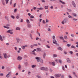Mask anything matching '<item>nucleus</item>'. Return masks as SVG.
Segmentation results:
<instances>
[{
	"label": "nucleus",
	"mask_w": 78,
	"mask_h": 78,
	"mask_svg": "<svg viewBox=\"0 0 78 78\" xmlns=\"http://www.w3.org/2000/svg\"><path fill=\"white\" fill-rule=\"evenodd\" d=\"M69 78H72V77L70 75H69Z\"/></svg>",
	"instance_id": "obj_64"
},
{
	"label": "nucleus",
	"mask_w": 78,
	"mask_h": 78,
	"mask_svg": "<svg viewBox=\"0 0 78 78\" xmlns=\"http://www.w3.org/2000/svg\"><path fill=\"white\" fill-rule=\"evenodd\" d=\"M71 14L73 16H74L75 17H76V13H72Z\"/></svg>",
	"instance_id": "obj_12"
},
{
	"label": "nucleus",
	"mask_w": 78,
	"mask_h": 78,
	"mask_svg": "<svg viewBox=\"0 0 78 78\" xmlns=\"http://www.w3.org/2000/svg\"><path fill=\"white\" fill-rule=\"evenodd\" d=\"M45 56H46V54L44 53L43 55V57L44 58H45Z\"/></svg>",
	"instance_id": "obj_25"
},
{
	"label": "nucleus",
	"mask_w": 78,
	"mask_h": 78,
	"mask_svg": "<svg viewBox=\"0 0 78 78\" xmlns=\"http://www.w3.org/2000/svg\"><path fill=\"white\" fill-rule=\"evenodd\" d=\"M68 17H69V18H71V19H72L73 18V16H71V15H69L68 16Z\"/></svg>",
	"instance_id": "obj_24"
},
{
	"label": "nucleus",
	"mask_w": 78,
	"mask_h": 78,
	"mask_svg": "<svg viewBox=\"0 0 78 78\" xmlns=\"http://www.w3.org/2000/svg\"><path fill=\"white\" fill-rule=\"evenodd\" d=\"M46 47H47L48 48H50V46H49L48 45H46Z\"/></svg>",
	"instance_id": "obj_48"
},
{
	"label": "nucleus",
	"mask_w": 78,
	"mask_h": 78,
	"mask_svg": "<svg viewBox=\"0 0 78 78\" xmlns=\"http://www.w3.org/2000/svg\"><path fill=\"white\" fill-rule=\"evenodd\" d=\"M41 50L42 49L40 48H37V51H41Z\"/></svg>",
	"instance_id": "obj_9"
},
{
	"label": "nucleus",
	"mask_w": 78,
	"mask_h": 78,
	"mask_svg": "<svg viewBox=\"0 0 78 78\" xmlns=\"http://www.w3.org/2000/svg\"><path fill=\"white\" fill-rule=\"evenodd\" d=\"M66 60L67 62H70V59H69V58H67Z\"/></svg>",
	"instance_id": "obj_33"
},
{
	"label": "nucleus",
	"mask_w": 78,
	"mask_h": 78,
	"mask_svg": "<svg viewBox=\"0 0 78 78\" xmlns=\"http://www.w3.org/2000/svg\"><path fill=\"white\" fill-rule=\"evenodd\" d=\"M2 3L3 5H5V1L3 0H2Z\"/></svg>",
	"instance_id": "obj_26"
},
{
	"label": "nucleus",
	"mask_w": 78,
	"mask_h": 78,
	"mask_svg": "<svg viewBox=\"0 0 78 78\" xmlns=\"http://www.w3.org/2000/svg\"><path fill=\"white\" fill-rule=\"evenodd\" d=\"M4 28H7V29H9V27H7V26H4Z\"/></svg>",
	"instance_id": "obj_23"
},
{
	"label": "nucleus",
	"mask_w": 78,
	"mask_h": 78,
	"mask_svg": "<svg viewBox=\"0 0 78 78\" xmlns=\"http://www.w3.org/2000/svg\"><path fill=\"white\" fill-rule=\"evenodd\" d=\"M21 68H22V67H21V65H19L18 66V69L19 70H21Z\"/></svg>",
	"instance_id": "obj_13"
},
{
	"label": "nucleus",
	"mask_w": 78,
	"mask_h": 78,
	"mask_svg": "<svg viewBox=\"0 0 78 78\" xmlns=\"http://www.w3.org/2000/svg\"><path fill=\"white\" fill-rule=\"evenodd\" d=\"M30 73H31V72L29 71L28 73V75H30Z\"/></svg>",
	"instance_id": "obj_51"
},
{
	"label": "nucleus",
	"mask_w": 78,
	"mask_h": 78,
	"mask_svg": "<svg viewBox=\"0 0 78 78\" xmlns=\"http://www.w3.org/2000/svg\"><path fill=\"white\" fill-rule=\"evenodd\" d=\"M37 9H39V10H43V8L41 7L40 8H37Z\"/></svg>",
	"instance_id": "obj_22"
},
{
	"label": "nucleus",
	"mask_w": 78,
	"mask_h": 78,
	"mask_svg": "<svg viewBox=\"0 0 78 78\" xmlns=\"http://www.w3.org/2000/svg\"><path fill=\"white\" fill-rule=\"evenodd\" d=\"M66 9L69 12H72V10L70 9H68L67 8Z\"/></svg>",
	"instance_id": "obj_17"
},
{
	"label": "nucleus",
	"mask_w": 78,
	"mask_h": 78,
	"mask_svg": "<svg viewBox=\"0 0 78 78\" xmlns=\"http://www.w3.org/2000/svg\"><path fill=\"white\" fill-rule=\"evenodd\" d=\"M71 37H75V35L73 34H71Z\"/></svg>",
	"instance_id": "obj_37"
},
{
	"label": "nucleus",
	"mask_w": 78,
	"mask_h": 78,
	"mask_svg": "<svg viewBox=\"0 0 78 78\" xmlns=\"http://www.w3.org/2000/svg\"><path fill=\"white\" fill-rule=\"evenodd\" d=\"M60 39H62V40H64V38H63V37H59Z\"/></svg>",
	"instance_id": "obj_34"
},
{
	"label": "nucleus",
	"mask_w": 78,
	"mask_h": 78,
	"mask_svg": "<svg viewBox=\"0 0 78 78\" xmlns=\"http://www.w3.org/2000/svg\"><path fill=\"white\" fill-rule=\"evenodd\" d=\"M30 18H34V17L33 15L30 16Z\"/></svg>",
	"instance_id": "obj_42"
},
{
	"label": "nucleus",
	"mask_w": 78,
	"mask_h": 78,
	"mask_svg": "<svg viewBox=\"0 0 78 78\" xmlns=\"http://www.w3.org/2000/svg\"><path fill=\"white\" fill-rule=\"evenodd\" d=\"M21 48L22 49H25V46H21Z\"/></svg>",
	"instance_id": "obj_35"
},
{
	"label": "nucleus",
	"mask_w": 78,
	"mask_h": 78,
	"mask_svg": "<svg viewBox=\"0 0 78 78\" xmlns=\"http://www.w3.org/2000/svg\"><path fill=\"white\" fill-rule=\"evenodd\" d=\"M44 69H45V67H42L40 68V70H44Z\"/></svg>",
	"instance_id": "obj_20"
},
{
	"label": "nucleus",
	"mask_w": 78,
	"mask_h": 78,
	"mask_svg": "<svg viewBox=\"0 0 78 78\" xmlns=\"http://www.w3.org/2000/svg\"><path fill=\"white\" fill-rule=\"evenodd\" d=\"M62 69L63 70H64V71H65V70H66L65 69V68H64V67L63 66L62 67Z\"/></svg>",
	"instance_id": "obj_43"
},
{
	"label": "nucleus",
	"mask_w": 78,
	"mask_h": 78,
	"mask_svg": "<svg viewBox=\"0 0 78 78\" xmlns=\"http://www.w3.org/2000/svg\"><path fill=\"white\" fill-rule=\"evenodd\" d=\"M3 73H1L0 74V76H3Z\"/></svg>",
	"instance_id": "obj_58"
},
{
	"label": "nucleus",
	"mask_w": 78,
	"mask_h": 78,
	"mask_svg": "<svg viewBox=\"0 0 78 78\" xmlns=\"http://www.w3.org/2000/svg\"><path fill=\"white\" fill-rule=\"evenodd\" d=\"M52 38L54 39V40H55V36H53L52 37Z\"/></svg>",
	"instance_id": "obj_50"
},
{
	"label": "nucleus",
	"mask_w": 78,
	"mask_h": 78,
	"mask_svg": "<svg viewBox=\"0 0 78 78\" xmlns=\"http://www.w3.org/2000/svg\"><path fill=\"white\" fill-rule=\"evenodd\" d=\"M44 70H45L46 71H48V69L47 67H44Z\"/></svg>",
	"instance_id": "obj_14"
},
{
	"label": "nucleus",
	"mask_w": 78,
	"mask_h": 78,
	"mask_svg": "<svg viewBox=\"0 0 78 78\" xmlns=\"http://www.w3.org/2000/svg\"><path fill=\"white\" fill-rule=\"evenodd\" d=\"M36 51V49H34L33 51H32V52H34V51Z\"/></svg>",
	"instance_id": "obj_57"
},
{
	"label": "nucleus",
	"mask_w": 78,
	"mask_h": 78,
	"mask_svg": "<svg viewBox=\"0 0 78 78\" xmlns=\"http://www.w3.org/2000/svg\"><path fill=\"white\" fill-rule=\"evenodd\" d=\"M48 31H51V29L50 28H48Z\"/></svg>",
	"instance_id": "obj_61"
},
{
	"label": "nucleus",
	"mask_w": 78,
	"mask_h": 78,
	"mask_svg": "<svg viewBox=\"0 0 78 78\" xmlns=\"http://www.w3.org/2000/svg\"><path fill=\"white\" fill-rule=\"evenodd\" d=\"M49 64H51L53 66H55V62H49Z\"/></svg>",
	"instance_id": "obj_4"
},
{
	"label": "nucleus",
	"mask_w": 78,
	"mask_h": 78,
	"mask_svg": "<svg viewBox=\"0 0 78 78\" xmlns=\"http://www.w3.org/2000/svg\"><path fill=\"white\" fill-rule=\"evenodd\" d=\"M44 8L45 9H47L48 8V6H45L44 7Z\"/></svg>",
	"instance_id": "obj_31"
},
{
	"label": "nucleus",
	"mask_w": 78,
	"mask_h": 78,
	"mask_svg": "<svg viewBox=\"0 0 78 78\" xmlns=\"http://www.w3.org/2000/svg\"><path fill=\"white\" fill-rule=\"evenodd\" d=\"M64 39H67V36H64Z\"/></svg>",
	"instance_id": "obj_41"
},
{
	"label": "nucleus",
	"mask_w": 78,
	"mask_h": 78,
	"mask_svg": "<svg viewBox=\"0 0 78 78\" xmlns=\"http://www.w3.org/2000/svg\"><path fill=\"white\" fill-rule=\"evenodd\" d=\"M15 50L16 51L17 50V47H15Z\"/></svg>",
	"instance_id": "obj_55"
},
{
	"label": "nucleus",
	"mask_w": 78,
	"mask_h": 78,
	"mask_svg": "<svg viewBox=\"0 0 78 78\" xmlns=\"http://www.w3.org/2000/svg\"><path fill=\"white\" fill-rule=\"evenodd\" d=\"M16 40L17 43H19V42H20V39L19 38V37H17L16 39Z\"/></svg>",
	"instance_id": "obj_8"
},
{
	"label": "nucleus",
	"mask_w": 78,
	"mask_h": 78,
	"mask_svg": "<svg viewBox=\"0 0 78 78\" xmlns=\"http://www.w3.org/2000/svg\"><path fill=\"white\" fill-rule=\"evenodd\" d=\"M49 70L51 72H53V70L52 69H50Z\"/></svg>",
	"instance_id": "obj_63"
},
{
	"label": "nucleus",
	"mask_w": 78,
	"mask_h": 78,
	"mask_svg": "<svg viewBox=\"0 0 78 78\" xmlns=\"http://www.w3.org/2000/svg\"><path fill=\"white\" fill-rule=\"evenodd\" d=\"M73 74H74V75H76V73H75V72H73Z\"/></svg>",
	"instance_id": "obj_62"
},
{
	"label": "nucleus",
	"mask_w": 78,
	"mask_h": 78,
	"mask_svg": "<svg viewBox=\"0 0 78 78\" xmlns=\"http://www.w3.org/2000/svg\"><path fill=\"white\" fill-rule=\"evenodd\" d=\"M55 78H59L61 76V74H56L55 75Z\"/></svg>",
	"instance_id": "obj_2"
},
{
	"label": "nucleus",
	"mask_w": 78,
	"mask_h": 78,
	"mask_svg": "<svg viewBox=\"0 0 78 78\" xmlns=\"http://www.w3.org/2000/svg\"><path fill=\"white\" fill-rule=\"evenodd\" d=\"M67 22V20L66 19L64 20L62 22V23L63 24V25L64 24V23H66Z\"/></svg>",
	"instance_id": "obj_3"
},
{
	"label": "nucleus",
	"mask_w": 78,
	"mask_h": 78,
	"mask_svg": "<svg viewBox=\"0 0 78 78\" xmlns=\"http://www.w3.org/2000/svg\"><path fill=\"white\" fill-rule=\"evenodd\" d=\"M24 47L25 48V47H28V45H27V44H26V45H24Z\"/></svg>",
	"instance_id": "obj_60"
},
{
	"label": "nucleus",
	"mask_w": 78,
	"mask_h": 78,
	"mask_svg": "<svg viewBox=\"0 0 78 78\" xmlns=\"http://www.w3.org/2000/svg\"><path fill=\"white\" fill-rule=\"evenodd\" d=\"M61 78H64V75H62L61 76Z\"/></svg>",
	"instance_id": "obj_54"
},
{
	"label": "nucleus",
	"mask_w": 78,
	"mask_h": 78,
	"mask_svg": "<svg viewBox=\"0 0 78 78\" xmlns=\"http://www.w3.org/2000/svg\"><path fill=\"white\" fill-rule=\"evenodd\" d=\"M12 0H11L10 2V5H11L12 4Z\"/></svg>",
	"instance_id": "obj_53"
},
{
	"label": "nucleus",
	"mask_w": 78,
	"mask_h": 78,
	"mask_svg": "<svg viewBox=\"0 0 78 78\" xmlns=\"http://www.w3.org/2000/svg\"><path fill=\"white\" fill-rule=\"evenodd\" d=\"M3 55L4 58L5 59H8V58H9L11 56L10 55H7V54H6V53H3Z\"/></svg>",
	"instance_id": "obj_1"
},
{
	"label": "nucleus",
	"mask_w": 78,
	"mask_h": 78,
	"mask_svg": "<svg viewBox=\"0 0 78 78\" xmlns=\"http://www.w3.org/2000/svg\"><path fill=\"white\" fill-rule=\"evenodd\" d=\"M58 50H60L61 51H62V48L61 47H58Z\"/></svg>",
	"instance_id": "obj_19"
},
{
	"label": "nucleus",
	"mask_w": 78,
	"mask_h": 78,
	"mask_svg": "<svg viewBox=\"0 0 78 78\" xmlns=\"http://www.w3.org/2000/svg\"><path fill=\"white\" fill-rule=\"evenodd\" d=\"M41 2H43L44 3H45V1L44 0H42Z\"/></svg>",
	"instance_id": "obj_56"
},
{
	"label": "nucleus",
	"mask_w": 78,
	"mask_h": 78,
	"mask_svg": "<svg viewBox=\"0 0 78 78\" xmlns=\"http://www.w3.org/2000/svg\"><path fill=\"white\" fill-rule=\"evenodd\" d=\"M26 22L27 23H30V21L28 19H27L26 20Z\"/></svg>",
	"instance_id": "obj_28"
},
{
	"label": "nucleus",
	"mask_w": 78,
	"mask_h": 78,
	"mask_svg": "<svg viewBox=\"0 0 78 78\" xmlns=\"http://www.w3.org/2000/svg\"><path fill=\"white\" fill-rule=\"evenodd\" d=\"M37 77L38 78H41V77L39 76V75L37 76Z\"/></svg>",
	"instance_id": "obj_49"
},
{
	"label": "nucleus",
	"mask_w": 78,
	"mask_h": 78,
	"mask_svg": "<svg viewBox=\"0 0 78 78\" xmlns=\"http://www.w3.org/2000/svg\"><path fill=\"white\" fill-rule=\"evenodd\" d=\"M69 53H70V54H71V55H73V52H72V51H70L69 52Z\"/></svg>",
	"instance_id": "obj_44"
},
{
	"label": "nucleus",
	"mask_w": 78,
	"mask_h": 78,
	"mask_svg": "<svg viewBox=\"0 0 78 78\" xmlns=\"http://www.w3.org/2000/svg\"><path fill=\"white\" fill-rule=\"evenodd\" d=\"M72 5L74 7V8H76V4H75V2L74 1H72Z\"/></svg>",
	"instance_id": "obj_6"
},
{
	"label": "nucleus",
	"mask_w": 78,
	"mask_h": 78,
	"mask_svg": "<svg viewBox=\"0 0 78 78\" xmlns=\"http://www.w3.org/2000/svg\"><path fill=\"white\" fill-rule=\"evenodd\" d=\"M36 67V65H33L31 66L32 68H34Z\"/></svg>",
	"instance_id": "obj_15"
},
{
	"label": "nucleus",
	"mask_w": 78,
	"mask_h": 78,
	"mask_svg": "<svg viewBox=\"0 0 78 78\" xmlns=\"http://www.w3.org/2000/svg\"><path fill=\"white\" fill-rule=\"evenodd\" d=\"M16 30H20V28L19 27H16Z\"/></svg>",
	"instance_id": "obj_32"
},
{
	"label": "nucleus",
	"mask_w": 78,
	"mask_h": 78,
	"mask_svg": "<svg viewBox=\"0 0 78 78\" xmlns=\"http://www.w3.org/2000/svg\"><path fill=\"white\" fill-rule=\"evenodd\" d=\"M6 76L7 78H9V75L8 74Z\"/></svg>",
	"instance_id": "obj_36"
},
{
	"label": "nucleus",
	"mask_w": 78,
	"mask_h": 78,
	"mask_svg": "<svg viewBox=\"0 0 78 78\" xmlns=\"http://www.w3.org/2000/svg\"><path fill=\"white\" fill-rule=\"evenodd\" d=\"M59 2H61V3H62V4H65V2H62V1L60 0L59 1Z\"/></svg>",
	"instance_id": "obj_29"
},
{
	"label": "nucleus",
	"mask_w": 78,
	"mask_h": 78,
	"mask_svg": "<svg viewBox=\"0 0 78 78\" xmlns=\"http://www.w3.org/2000/svg\"><path fill=\"white\" fill-rule=\"evenodd\" d=\"M17 9H14V12H17Z\"/></svg>",
	"instance_id": "obj_38"
},
{
	"label": "nucleus",
	"mask_w": 78,
	"mask_h": 78,
	"mask_svg": "<svg viewBox=\"0 0 78 78\" xmlns=\"http://www.w3.org/2000/svg\"><path fill=\"white\" fill-rule=\"evenodd\" d=\"M34 46V44H32L30 46V48H33Z\"/></svg>",
	"instance_id": "obj_40"
},
{
	"label": "nucleus",
	"mask_w": 78,
	"mask_h": 78,
	"mask_svg": "<svg viewBox=\"0 0 78 78\" xmlns=\"http://www.w3.org/2000/svg\"><path fill=\"white\" fill-rule=\"evenodd\" d=\"M11 17L12 18V19H15V17H14V16H11Z\"/></svg>",
	"instance_id": "obj_47"
},
{
	"label": "nucleus",
	"mask_w": 78,
	"mask_h": 78,
	"mask_svg": "<svg viewBox=\"0 0 78 78\" xmlns=\"http://www.w3.org/2000/svg\"><path fill=\"white\" fill-rule=\"evenodd\" d=\"M35 59L37 60V62H39L40 61V59H41V58L37 57L35 58Z\"/></svg>",
	"instance_id": "obj_7"
},
{
	"label": "nucleus",
	"mask_w": 78,
	"mask_h": 78,
	"mask_svg": "<svg viewBox=\"0 0 78 78\" xmlns=\"http://www.w3.org/2000/svg\"><path fill=\"white\" fill-rule=\"evenodd\" d=\"M57 56L58 55H57V54H54L53 55V57H54V58H55L56 57H57Z\"/></svg>",
	"instance_id": "obj_16"
},
{
	"label": "nucleus",
	"mask_w": 78,
	"mask_h": 78,
	"mask_svg": "<svg viewBox=\"0 0 78 78\" xmlns=\"http://www.w3.org/2000/svg\"><path fill=\"white\" fill-rule=\"evenodd\" d=\"M53 43L54 44H57V41H56V40H54L53 41Z\"/></svg>",
	"instance_id": "obj_11"
},
{
	"label": "nucleus",
	"mask_w": 78,
	"mask_h": 78,
	"mask_svg": "<svg viewBox=\"0 0 78 78\" xmlns=\"http://www.w3.org/2000/svg\"><path fill=\"white\" fill-rule=\"evenodd\" d=\"M0 40L1 41H3V38H2V37L1 35H0Z\"/></svg>",
	"instance_id": "obj_18"
},
{
	"label": "nucleus",
	"mask_w": 78,
	"mask_h": 78,
	"mask_svg": "<svg viewBox=\"0 0 78 78\" xmlns=\"http://www.w3.org/2000/svg\"><path fill=\"white\" fill-rule=\"evenodd\" d=\"M67 47H70L71 44H67Z\"/></svg>",
	"instance_id": "obj_45"
},
{
	"label": "nucleus",
	"mask_w": 78,
	"mask_h": 78,
	"mask_svg": "<svg viewBox=\"0 0 78 78\" xmlns=\"http://www.w3.org/2000/svg\"><path fill=\"white\" fill-rule=\"evenodd\" d=\"M17 59L18 61H21L22 59V58L20 56H18L17 57Z\"/></svg>",
	"instance_id": "obj_5"
},
{
	"label": "nucleus",
	"mask_w": 78,
	"mask_h": 78,
	"mask_svg": "<svg viewBox=\"0 0 78 78\" xmlns=\"http://www.w3.org/2000/svg\"><path fill=\"white\" fill-rule=\"evenodd\" d=\"M5 2H6V4H8L9 2V0H5Z\"/></svg>",
	"instance_id": "obj_30"
},
{
	"label": "nucleus",
	"mask_w": 78,
	"mask_h": 78,
	"mask_svg": "<svg viewBox=\"0 0 78 78\" xmlns=\"http://www.w3.org/2000/svg\"><path fill=\"white\" fill-rule=\"evenodd\" d=\"M71 48H75V47L73 45H72L71 46Z\"/></svg>",
	"instance_id": "obj_39"
},
{
	"label": "nucleus",
	"mask_w": 78,
	"mask_h": 78,
	"mask_svg": "<svg viewBox=\"0 0 78 78\" xmlns=\"http://www.w3.org/2000/svg\"><path fill=\"white\" fill-rule=\"evenodd\" d=\"M33 9L34 10H35V9H36V7H33Z\"/></svg>",
	"instance_id": "obj_52"
},
{
	"label": "nucleus",
	"mask_w": 78,
	"mask_h": 78,
	"mask_svg": "<svg viewBox=\"0 0 78 78\" xmlns=\"http://www.w3.org/2000/svg\"><path fill=\"white\" fill-rule=\"evenodd\" d=\"M12 31V30H8L7 31V33H10Z\"/></svg>",
	"instance_id": "obj_21"
},
{
	"label": "nucleus",
	"mask_w": 78,
	"mask_h": 78,
	"mask_svg": "<svg viewBox=\"0 0 78 78\" xmlns=\"http://www.w3.org/2000/svg\"><path fill=\"white\" fill-rule=\"evenodd\" d=\"M27 27L28 28H31L32 27L31 25L30 24H28Z\"/></svg>",
	"instance_id": "obj_10"
},
{
	"label": "nucleus",
	"mask_w": 78,
	"mask_h": 78,
	"mask_svg": "<svg viewBox=\"0 0 78 78\" xmlns=\"http://www.w3.org/2000/svg\"><path fill=\"white\" fill-rule=\"evenodd\" d=\"M73 20L74 21H76V20H77V19L75 18H73Z\"/></svg>",
	"instance_id": "obj_46"
},
{
	"label": "nucleus",
	"mask_w": 78,
	"mask_h": 78,
	"mask_svg": "<svg viewBox=\"0 0 78 78\" xmlns=\"http://www.w3.org/2000/svg\"><path fill=\"white\" fill-rule=\"evenodd\" d=\"M58 62L60 63V64H62V60L60 59H59Z\"/></svg>",
	"instance_id": "obj_27"
},
{
	"label": "nucleus",
	"mask_w": 78,
	"mask_h": 78,
	"mask_svg": "<svg viewBox=\"0 0 78 78\" xmlns=\"http://www.w3.org/2000/svg\"><path fill=\"white\" fill-rule=\"evenodd\" d=\"M11 73H12L11 72H10L8 74H9V75H10V74H11Z\"/></svg>",
	"instance_id": "obj_59"
}]
</instances>
